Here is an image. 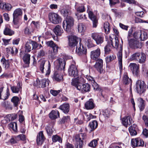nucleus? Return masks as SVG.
<instances>
[{"mask_svg": "<svg viewBox=\"0 0 148 148\" xmlns=\"http://www.w3.org/2000/svg\"><path fill=\"white\" fill-rule=\"evenodd\" d=\"M87 12L88 14L89 18L92 21L93 27H96L97 25V19L96 15L91 11V8L89 5L87 6Z\"/></svg>", "mask_w": 148, "mask_h": 148, "instance_id": "obj_8", "label": "nucleus"}, {"mask_svg": "<svg viewBox=\"0 0 148 148\" xmlns=\"http://www.w3.org/2000/svg\"><path fill=\"white\" fill-rule=\"evenodd\" d=\"M85 133H80L75 136V146L77 148H82L83 145V140L86 138Z\"/></svg>", "mask_w": 148, "mask_h": 148, "instance_id": "obj_5", "label": "nucleus"}, {"mask_svg": "<svg viewBox=\"0 0 148 148\" xmlns=\"http://www.w3.org/2000/svg\"><path fill=\"white\" fill-rule=\"evenodd\" d=\"M129 67L130 68L133 74L137 76L139 73V65L134 63H131L129 66Z\"/></svg>", "mask_w": 148, "mask_h": 148, "instance_id": "obj_15", "label": "nucleus"}, {"mask_svg": "<svg viewBox=\"0 0 148 148\" xmlns=\"http://www.w3.org/2000/svg\"><path fill=\"white\" fill-rule=\"evenodd\" d=\"M121 120L123 125L126 127L131 124L133 121L131 117L130 116H125Z\"/></svg>", "mask_w": 148, "mask_h": 148, "instance_id": "obj_19", "label": "nucleus"}, {"mask_svg": "<svg viewBox=\"0 0 148 148\" xmlns=\"http://www.w3.org/2000/svg\"><path fill=\"white\" fill-rule=\"evenodd\" d=\"M140 52H137L133 53L131 56L130 59L131 60L138 61L139 57L140 56Z\"/></svg>", "mask_w": 148, "mask_h": 148, "instance_id": "obj_41", "label": "nucleus"}, {"mask_svg": "<svg viewBox=\"0 0 148 148\" xmlns=\"http://www.w3.org/2000/svg\"><path fill=\"white\" fill-rule=\"evenodd\" d=\"M128 44L130 47L132 49L140 48L142 47V44L138 40L133 38L128 39L127 40Z\"/></svg>", "mask_w": 148, "mask_h": 148, "instance_id": "obj_9", "label": "nucleus"}, {"mask_svg": "<svg viewBox=\"0 0 148 148\" xmlns=\"http://www.w3.org/2000/svg\"><path fill=\"white\" fill-rule=\"evenodd\" d=\"M11 101L13 103L14 106L16 107L18 106L19 101V98L17 96H14L11 99Z\"/></svg>", "mask_w": 148, "mask_h": 148, "instance_id": "obj_47", "label": "nucleus"}, {"mask_svg": "<svg viewBox=\"0 0 148 148\" xmlns=\"http://www.w3.org/2000/svg\"><path fill=\"white\" fill-rule=\"evenodd\" d=\"M115 56L114 55H111L107 57L106 58V63H109L116 58Z\"/></svg>", "mask_w": 148, "mask_h": 148, "instance_id": "obj_54", "label": "nucleus"}, {"mask_svg": "<svg viewBox=\"0 0 148 148\" xmlns=\"http://www.w3.org/2000/svg\"><path fill=\"white\" fill-rule=\"evenodd\" d=\"M7 50L9 49V50H11V53L12 54H16L18 52V49L15 47H13L12 48H6Z\"/></svg>", "mask_w": 148, "mask_h": 148, "instance_id": "obj_57", "label": "nucleus"}, {"mask_svg": "<svg viewBox=\"0 0 148 148\" xmlns=\"http://www.w3.org/2000/svg\"><path fill=\"white\" fill-rule=\"evenodd\" d=\"M68 40L69 46L73 47L76 45L78 41L79 40H80V39L75 36L71 35L69 36Z\"/></svg>", "mask_w": 148, "mask_h": 148, "instance_id": "obj_12", "label": "nucleus"}, {"mask_svg": "<svg viewBox=\"0 0 148 148\" xmlns=\"http://www.w3.org/2000/svg\"><path fill=\"white\" fill-rule=\"evenodd\" d=\"M30 55L29 54L26 53L24 56L23 60L25 63L29 65L30 63Z\"/></svg>", "mask_w": 148, "mask_h": 148, "instance_id": "obj_42", "label": "nucleus"}, {"mask_svg": "<svg viewBox=\"0 0 148 148\" xmlns=\"http://www.w3.org/2000/svg\"><path fill=\"white\" fill-rule=\"evenodd\" d=\"M74 24V20L72 17L68 16L64 20L62 23L63 28L67 32H70L71 29Z\"/></svg>", "mask_w": 148, "mask_h": 148, "instance_id": "obj_3", "label": "nucleus"}, {"mask_svg": "<svg viewBox=\"0 0 148 148\" xmlns=\"http://www.w3.org/2000/svg\"><path fill=\"white\" fill-rule=\"evenodd\" d=\"M25 135L24 134H20L16 137V139L17 140H25Z\"/></svg>", "mask_w": 148, "mask_h": 148, "instance_id": "obj_62", "label": "nucleus"}, {"mask_svg": "<svg viewBox=\"0 0 148 148\" xmlns=\"http://www.w3.org/2000/svg\"><path fill=\"white\" fill-rule=\"evenodd\" d=\"M47 45L48 46L52 48V51L55 52V53H57L58 49H59V47L57 45L54 43L53 41L51 40L47 41Z\"/></svg>", "mask_w": 148, "mask_h": 148, "instance_id": "obj_24", "label": "nucleus"}, {"mask_svg": "<svg viewBox=\"0 0 148 148\" xmlns=\"http://www.w3.org/2000/svg\"><path fill=\"white\" fill-rule=\"evenodd\" d=\"M85 106L86 109L88 110L93 109L95 106L93 100L90 99L87 101L85 104Z\"/></svg>", "mask_w": 148, "mask_h": 148, "instance_id": "obj_23", "label": "nucleus"}, {"mask_svg": "<svg viewBox=\"0 0 148 148\" xmlns=\"http://www.w3.org/2000/svg\"><path fill=\"white\" fill-rule=\"evenodd\" d=\"M98 140V138L93 139L88 143V146L93 148L96 147L97 145Z\"/></svg>", "mask_w": 148, "mask_h": 148, "instance_id": "obj_40", "label": "nucleus"}, {"mask_svg": "<svg viewBox=\"0 0 148 148\" xmlns=\"http://www.w3.org/2000/svg\"><path fill=\"white\" fill-rule=\"evenodd\" d=\"M129 130L132 136L136 135L137 134V127L136 125L133 124V125L130 126L129 127Z\"/></svg>", "mask_w": 148, "mask_h": 148, "instance_id": "obj_27", "label": "nucleus"}, {"mask_svg": "<svg viewBox=\"0 0 148 148\" xmlns=\"http://www.w3.org/2000/svg\"><path fill=\"white\" fill-rule=\"evenodd\" d=\"M117 57L118 58L119 68L120 71H121L122 70V48L121 47L120 50L117 53Z\"/></svg>", "mask_w": 148, "mask_h": 148, "instance_id": "obj_21", "label": "nucleus"}, {"mask_svg": "<svg viewBox=\"0 0 148 148\" xmlns=\"http://www.w3.org/2000/svg\"><path fill=\"white\" fill-rule=\"evenodd\" d=\"M1 61V62L5 66V69H8L10 66L9 61L8 60H6L5 58L2 59Z\"/></svg>", "mask_w": 148, "mask_h": 148, "instance_id": "obj_56", "label": "nucleus"}, {"mask_svg": "<svg viewBox=\"0 0 148 148\" xmlns=\"http://www.w3.org/2000/svg\"><path fill=\"white\" fill-rule=\"evenodd\" d=\"M49 19L51 22L54 24H58L61 22V17L56 13L51 12L49 14Z\"/></svg>", "mask_w": 148, "mask_h": 148, "instance_id": "obj_7", "label": "nucleus"}, {"mask_svg": "<svg viewBox=\"0 0 148 148\" xmlns=\"http://www.w3.org/2000/svg\"><path fill=\"white\" fill-rule=\"evenodd\" d=\"M85 83L84 79L82 77L72 79L71 84L72 86L75 87L77 90H79L80 87L82 83Z\"/></svg>", "mask_w": 148, "mask_h": 148, "instance_id": "obj_6", "label": "nucleus"}, {"mask_svg": "<svg viewBox=\"0 0 148 148\" xmlns=\"http://www.w3.org/2000/svg\"><path fill=\"white\" fill-rule=\"evenodd\" d=\"M53 78L54 80L57 82H60L62 81L63 77L62 75L61 74L58 73V72L56 71L54 73Z\"/></svg>", "mask_w": 148, "mask_h": 148, "instance_id": "obj_31", "label": "nucleus"}, {"mask_svg": "<svg viewBox=\"0 0 148 148\" xmlns=\"http://www.w3.org/2000/svg\"><path fill=\"white\" fill-rule=\"evenodd\" d=\"M123 82L126 85L128 84L131 83V79L128 77L126 74H125L124 75Z\"/></svg>", "mask_w": 148, "mask_h": 148, "instance_id": "obj_45", "label": "nucleus"}, {"mask_svg": "<svg viewBox=\"0 0 148 148\" xmlns=\"http://www.w3.org/2000/svg\"><path fill=\"white\" fill-rule=\"evenodd\" d=\"M77 28L79 32H84L86 30V27L83 23H79L78 24Z\"/></svg>", "mask_w": 148, "mask_h": 148, "instance_id": "obj_37", "label": "nucleus"}, {"mask_svg": "<svg viewBox=\"0 0 148 148\" xmlns=\"http://www.w3.org/2000/svg\"><path fill=\"white\" fill-rule=\"evenodd\" d=\"M89 126L91 129V131H93L97 127L98 123L96 121H93L89 123Z\"/></svg>", "mask_w": 148, "mask_h": 148, "instance_id": "obj_36", "label": "nucleus"}, {"mask_svg": "<svg viewBox=\"0 0 148 148\" xmlns=\"http://www.w3.org/2000/svg\"><path fill=\"white\" fill-rule=\"evenodd\" d=\"M3 87H1L0 88V99H2L3 100H5L8 99L10 95V94L9 89L8 88L6 90V92L4 96H2V97L1 98V94L3 91Z\"/></svg>", "mask_w": 148, "mask_h": 148, "instance_id": "obj_33", "label": "nucleus"}, {"mask_svg": "<svg viewBox=\"0 0 148 148\" xmlns=\"http://www.w3.org/2000/svg\"><path fill=\"white\" fill-rule=\"evenodd\" d=\"M138 101L140 103L138 106L139 109L140 111H142L143 110L145 107V101L141 98H138Z\"/></svg>", "mask_w": 148, "mask_h": 148, "instance_id": "obj_35", "label": "nucleus"}, {"mask_svg": "<svg viewBox=\"0 0 148 148\" xmlns=\"http://www.w3.org/2000/svg\"><path fill=\"white\" fill-rule=\"evenodd\" d=\"M140 31H136L133 34V37L136 39H139L140 36Z\"/></svg>", "mask_w": 148, "mask_h": 148, "instance_id": "obj_60", "label": "nucleus"}, {"mask_svg": "<svg viewBox=\"0 0 148 148\" xmlns=\"http://www.w3.org/2000/svg\"><path fill=\"white\" fill-rule=\"evenodd\" d=\"M33 32V30L32 29L31 26H28L25 28L24 30V33L26 34H30L31 32Z\"/></svg>", "mask_w": 148, "mask_h": 148, "instance_id": "obj_58", "label": "nucleus"}, {"mask_svg": "<svg viewBox=\"0 0 148 148\" xmlns=\"http://www.w3.org/2000/svg\"><path fill=\"white\" fill-rule=\"evenodd\" d=\"M76 53L79 55H85L87 53L86 49L79 43V46L76 47Z\"/></svg>", "mask_w": 148, "mask_h": 148, "instance_id": "obj_17", "label": "nucleus"}, {"mask_svg": "<svg viewBox=\"0 0 148 148\" xmlns=\"http://www.w3.org/2000/svg\"><path fill=\"white\" fill-rule=\"evenodd\" d=\"M91 36L97 45L102 43L103 41V36L101 33H92Z\"/></svg>", "mask_w": 148, "mask_h": 148, "instance_id": "obj_11", "label": "nucleus"}, {"mask_svg": "<svg viewBox=\"0 0 148 148\" xmlns=\"http://www.w3.org/2000/svg\"><path fill=\"white\" fill-rule=\"evenodd\" d=\"M80 86L78 90L81 93H84L89 92L90 90V86L88 84L86 83L83 84Z\"/></svg>", "mask_w": 148, "mask_h": 148, "instance_id": "obj_20", "label": "nucleus"}, {"mask_svg": "<svg viewBox=\"0 0 148 148\" xmlns=\"http://www.w3.org/2000/svg\"><path fill=\"white\" fill-rule=\"evenodd\" d=\"M45 64V61L44 60L42 61L40 66V69L42 73H44V66Z\"/></svg>", "mask_w": 148, "mask_h": 148, "instance_id": "obj_63", "label": "nucleus"}, {"mask_svg": "<svg viewBox=\"0 0 148 148\" xmlns=\"http://www.w3.org/2000/svg\"><path fill=\"white\" fill-rule=\"evenodd\" d=\"M4 7L3 10L5 11H10L12 8L11 5L10 4L5 3Z\"/></svg>", "mask_w": 148, "mask_h": 148, "instance_id": "obj_61", "label": "nucleus"}, {"mask_svg": "<svg viewBox=\"0 0 148 148\" xmlns=\"http://www.w3.org/2000/svg\"><path fill=\"white\" fill-rule=\"evenodd\" d=\"M68 72L69 75L72 77H75L78 75V73L75 65L71 64L68 69Z\"/></svg>", "mask_w": 148, "mask_h": 148, "instance_id": "obj_13", "label": "nucleus"}, {"mask_svg": "<svg viewBox=\"0 0 148 148\" xmlns=\"http://www.w3.org/2000/svg\"><path fill=\"white\" fill-rule=\"evenodd\" d=\"M7 118L9 119V120L10 121H13L16 119L17 117V115L15 114H8L6 116Z\"/></svg>", "mask_w": 148, "mask_h": 148, "instance_id": "obj_52", "label": "nucleus"}, {"mask_svg": "<svg viewBox=\"0 0 148 148\" xmlns=\"http://www.w3.org/2000/svg\"><path fill=\"white\" fill-rule=\"evenodd\" d=\"M12 77V75L9 72L5 71L4 73L2 74L0 76V78H10Z\"/></svg>", "mask_w": 148, "mask_h": 148, "instance_id": "obj_53", "label": "nucleus"}, {"mask_svg": "<svg viewBox=\"0 0 148 148\" xmlns=\"http://www.w3.org/2000/svg\"><path fill=\"white\" fill-rule=\"evenodd\" d=\"M85 44L88 48H91L94 46L93 44L92 43V40L90 38L87 39Z\"/></svg>", "mask_w": 148, "mask_h": 148, "instance_id": "obj_55", "label": "nucleus"}, {"mask_svg": "<svg viewBox=\"0 0 148 148\" xmlns=\"http://www.w3.org/2000/svg\"><path fill=\"white\" fill-rule=\"evenodd\" d=\"M56 61L58 62V70H64L66 64L65 60L64 59L59 58L56 60Z\"/></svg>", "mask_w": 148, "mask_h": 148, "instance_id": "obj_22", "label": "nucleus"}, {"mask_svg": "<svg viewBox=\"0 0 148 148\" xmlns=\"http://www.w3.org/2000/svg\"><path fill=\"white\" fill-rule=\"evenodd\" d=\"M52 139L53 142H56L57 141L59 142H62V140L60 137L56 135H53L52 137Z\"/></svg>", "mask_w": 148, "mask_h": 148, "instance_id": "obj_49", "label": "nucleus"}, {"mask_svg": "<svg viewBox=\"0 0 148 148\" xmlns=\"http://www.w3.org/2000/svg\"><path fill=\"white\" fill-rule=\"evenodd\" d=\"M59 108L65 114H67L69 111V104L68 103H64L60 106Z\"/></svg>", "mask_w": 148, "mask_h": 148, "instance_id": "obj_25", "label": "nucleus"}, {"mask_svg": "<svg viewBox=\"0 0 148 148\" xmlns=\"http://www.w3.org/2000/svg\"><path fill=\"white\" fill-rule=\"evenodd\" d=\"M101 53L100 50L99 48H98L97 49L93 50L91 52L90 58L91 59L94 60H98L99 57Z\"/></svg>", "mask_w": 148, "mask_h": 148, "instance_id": "obj_16", "label": "nucleus"}, {"mask_svg": "<svg viewBox=\"0 0 148 148\" xmlns=\"http://www.w3.org/2000/svg\"><path fill=\"white\" fill-rule=\"evenodd\" d=\"M53 31L57 36H60L63 32L61 27L59 25H57L53 29Z\"/></svg>", "mask_w": 148, "mask_h": 148, "instance_id": "obj_26", "label": "nucleus"}, {"mask_svg": "<svg viewBox=\"0 0 148 148\" xmlns=\"http://www.w3.org/2000/svg\"><path fill=\"white\" fill-rule=\"evenodd\" d=\"M77 13H82L84 12L85 10L84 5L82 4H79L78 6L76 8Z\"/></svg>", "mask_w": 148, "mask_h": 148, "instance_id": "obj_46", "label": "nucleus"}, {"mask_svg": "<svg viewBox=\"0 0 148 148\" xmlns=\"http://www.w3.org/2000/svg\"><path fill=\"white\" fill-rule=\"evenodd\" d=\"M49 81L48 79H43L40 81L37 78L36 81L34 83V85L38 88H44L45 87L46 85L49 84Z\"/></svg>", "mask_w": 148, "mask_h": 148, "instance_id": "obj_10", "label": "nucleus"}, {"mask_svg": "<svg viewBox=\"0 0 148 148\" xmlns=\"http://www.w3.org/2000/svg\"><path fill=\"white\" fill-rule=\"evenodd\" d=\"M96 62L94 66L96 69L100 73L103 72V61L102 59H99L96 60Z\"/></svg>", "mask_w": 148, "mask_h": 148, "instance_id": "obj_14", "label": "nucleus"}, {"mask_svg": "<svg viewBox=\"0 0 148 148\" xmlns=\"http://www.w3.org/2000/svg\"><path fill=\"white\" fill-rule=\"evenodd\" d=\"M53 126L51 125H49L46 127V130L47 133L49 136H51L53 132Z\"/></svg>", "mask_w": 148, "mask_h": 148, "instance_id": "obj_38", "label": "nucleus"}, {"mask_svg": "<svg viewBox=\"0 0 148 148\" xmlns=\"http://www.w3.org/2000/svg\"><path fill=\"white\" fill-rule=\"evenodd\" d=\"M49 118L51 119H55L59 116V112L56 110H53L49 114Z\"/></svg>", "mask_w": 148, "mask_h": 148, "instance_id": "obj_28", "label": "nucleus"}, {"mask_svg": "<svg viewBox=\"0 0 148 148\" xmlns=\"http://www.w3.org/2000/svg\"><path fill=\"white\" fill-rule=\"evenodd\" d=\"M31 44L30 42H27L25 46V51L26 52H29L32 49L31 46Z\"/></svg>", "mask_w": 148, "mask_h": 148, "instance_id": "obj_50", "label": "nucleus"}, {"mask_svg": "<svg viewBox=\"0 0 148 148\" xmlns=\"http://www.w3.org/2000/svg\"><path fill=\"white\" fill-rule=\"evenodd\" d=\"M142 118L146 127H147L148 126V117L145 115H144Z\"/></svg>", "mask_w": 148, "mask_h": 148, "instance_id": "obj_64", "label": "nucleus"}, {"mask_svg": "<svg viewBox=\"0 0 148 148\" xmlns=\"http://www.w3.org/2000/svg\"><path fill=\"white\" fill-rule=\"evenodd\" d=\"M118 45L119 40L118 38L115 37L114 38H112L110 36L109 40L104 48L105 54L106 55L109 54L111 51V49L112 47L117 48Z\"/></svg>", "mask_w": 148, "mask_h": 148, "instance_id": "obj_2", "label": "nucleus"}, {"mask_svg": "<svg viewBox=\"0 0 148 148\" xmlns=\"http://www.w3.org/2000/svg\"><path fill=\"white\" fill-rule=\"evenodd\" d=\"M103 28L106 34H108L110 32V27L109 23L106 22L104 24Z\"/></svg>", "mask_w": 148, "mask_h": 148, "instance_id": "obj_43", "label": "nucleus"}, {"mask_svg": "<svg viewBox=\"0 0 148 148\" xmlns=\"http://www.w3.org/2000/svg\"><path fill=\"white\" fill-rule=\"evenodd\" d=\"M137 138L132 139L131 140V144L133 147H137Z\"/></svg>", "mask_w": 148, "mask_h": 148, "instance_id": "obj_59", "label": "nucleus"}, {"mask_svg": "<svg viewBox=\"0 0 148 148\" xmlns=\"http://www.w3.org/2000/svg\"><path fill=\"white\" fill-rule=\"evenodd\" d=\"M9 129L11 130H12L13 132L15 133L17 132V125L15 122H12L9 124Z\"/></svg>", "mask_w": 148, "mask_h": 148, "instance_id": "obj_34", "label": "nucleus"}, {"mask_svg": "<svg viewBox=\"0 0 148 148\" xmlns=\"http://www.w3.org/2000/svg\"><path fill=\"white\" fill-rule=\"evenodd\" d=\"M146 59V56L145 54L144 53L141 52L140 53V56L139 57L138 61L140 63H143L145 62Z\"/></svg>", "mask_w": 148, "mask_h": 148, "instance_id": "obj_39", "label": "nucleus"}, {"mask_svg": "<svg viewBox=\"0 0 148 148\" xmlns=\"http://www.w3.org/2000/svg\"><path fill=\"white\" fill-rule=\"evenodd\" d=\"M3 33L5 35L11 36L14 34V32L13 30L11 29L8 26H6L4 30Z\"/></svg>", "mask_w": 148, "mask_h": 148, "instance_id": "obj_32", "label": "nucleus"}, {"mask_svg": "<svg viewBox=\"0 0 148 148\" xmlns=\"http://www.w3.org/2000/svg\"><path fill=\"white\" fill-rule=\"evenodd\" d=\"M140 39L141 41H144L147 38L148 36L147 32L144 31H140Z\"/></svg>", "mask_w": 148, "mask_h": 148, "instance_id": "obj_44", "label": "nucleus"}, {"mask_svg": "<svg viewBox=\"0 0 148 148\" xmlns=\"http://www.w3.org/2000/svg\"><path fill=\"white\" fill-rule=\"evenodd\" d=\"M136 89L137 92L141 95L146 91L147 85L143 81L138 80L136 82Z\"/></svg>", "mask_w": 148, "mask_h": 148, "instance_id": "obj_4", "label": "nucleus"}, {"mask_svg": "<svg viewBox=\"0 0 148 148\" xmlns=\"http://www.w3.org/2000/svg\"><path fill=\"white\" fill-rule=\"evenodd\" d=\"M45 139L44 136L43 131L39 132L37 136L36 142L38 145H41L43 143Z\"/></svg>", "mask_w": 148, "mask_h": 148, "instance_id": "obj_18", "label": "nucleus"}, {"mask_svg": "<svg viewBox=\"0 0 148 148\" xmlns=\"http://www.w3.org/2000/svg\"><path fill=\"white\" fill-rule=\"evenodd\" d=\"M11 89L13 93H18L21 91L22 88L20 86V84L18 83L17 86H11Z\"/></svg>", "mask_w": 148, "mask_h": 148, "instance_id": "obj_30", "label": "nucleus"}, {"mask_svg": "<svg viewBox=\"0 0 148 148\" xmlns=\"http://www.w3.org/2000/svg\"><path fill=\"white\" fill-rule=\"evenodd\" d=\"M109 114L108 110H105L103 112L102 114H101L99 116L100 119H101L102 120L105 119L106 118L108 117Z\"/></svg>", "mask_w": 148, "mask_h": 148, "instance_id": "obj_48", "label": "nucleus"}, {"mask_svg": "<svg viewBox=\"0 0 148 148\" xmlns=\"http://www.w3.org/2000/svg\"><path fill=\"white\" fill-rule=\"evenodd\" d=\"M61 12L62 14L64 17H66V18L68 16H69V10L66 9H64L61 10Z\"/></svg>", "mask_w": 148, "mask_h": 148, "instance_id": "obj_51", "label": "nucleus"}, {"mask_svg": "<svg viewBox=\"0 0 148 148\" xmlns=\"http://www.w3.org/2000/svg\"><path fill=\"white\" fill-rule=\"evenodd\" d=\"M22 11L20 8H17L14 11L13 13V26L16 28L19 27L21 24V19Z\"/></svg>", "mask_w": 148, "mask_h": 148, "instance_id": "obj_1", "label": "nucleus"}, {"mask_svg": "<svg viewBox=\"0 0 148 148\" xmlns=\"http://www.w3.org/2000/svg\"><path fill=\"white\" fill-rule=\"evenodd\" d=\"M1 106L6 109L12 110V106L10 104V102L7 101H5L1 102Z\"/></svg>", "mask_w": 148, "mask_h": 148, "instance_id": "obj_29", "label": "nucleus"}]
</instances>
